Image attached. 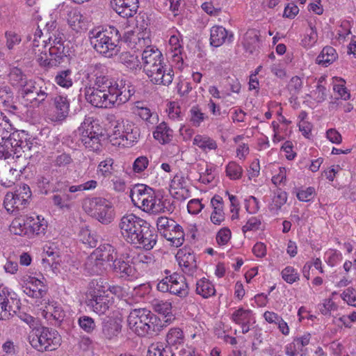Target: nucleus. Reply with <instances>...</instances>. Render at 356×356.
Wrapping results in <instances>:
<instances>
[{"mask_svg":"<svg viewBox=\"0 0 356 356\" xmlns=\"http://www.w3.org/2000/svg\"><path fill=\"white\" fill-rule=\"evenodd\" d=\"M47 313H49L54 320L60 323L64 317L65 313L62 309L61 307L58 305H54V304H49L47 307Z\"/></svg>","mask_w":356,"mask_h":356,"instance_id":"63","label":"nucleus"},{"mask_svg":"<svg viewBox=\"0 0 356 356\" xmlns=\"http://www.w3.org/2000/svg\"><path fill=\"white\" fill-rule=\"evenodd\" d=\"M23 291L29 296L41 298L47 293V286L41 280L29 277L22 286Z\"/></svg>","mask_w":356,"mask_h":356,"instance_id":"19","label":"nucleus"},{"mask_svg":"<svg viewBox=\"0 0 356 356\" xmlns=\"http://www.w3.org/2000/svg\"><path fill=\"white\" fill-rule=\"evenodd\" d=\"M67 19L70 26L75 31L79 32L84 29L83 18L79 10L72 9L68 11Z\"/></svg>","mask_w":356,"mask_h":356,"instance_id":"38","label":"nucleus"},{"mask_svg":"<svg viewBox=\"0 0 356 356\" xmlns=\"http://www.w3.org/2000/svg\"><path fill=\"white\" fill-rule=\"evenodd\" d=\"M242 168L236 162H229L226 166V174L231 179H238L241 177Z\"/></svg>","mask_w":356,"mask_h":356,"instance_id":"56","label":"nucleus"},{"mask_svg":"<svg viewBox=\"0 0 356 356\" xmlns=\"http://www.w3.org/2000/svg\"><path fill=\"white\" fill-rule=\"evenodd\" d=\"M259 38L257 31L249 30L243 38V46L247 51L252 54L259 47Z\"/></svg>","mask_w":356,"mask_h":356,"instance_id":"36","label":"nucleus"},{"mask_svg":"<svg viewBox=\"0 0 356 356\" xmlns=\"http://www.w3.org/2000/svg\"><path fill=\"white\" fill-rule=\"evenodd\" d=\"M72 71L70 69L58 72L55 76V82L60 87L69 88L73 84Z\"/></svg>","mask_w":356,"mask_h":356,"instance_id":"46","label":"nucleus"},{"mask_svg":"<svg viewBox=\"0 0 356 356\" xmlns=\"http://www.w3.org/2000/svg\"><path fill=\"white\" fill-rule=\"evenodd\" d=\"M140 321L135 331L138 336L153 335L160 332L163 327L161 320L151 311L148 315L142 316Z\"/></svg>","mask_w":356,"mask_h":356,"instance_id":"13","label":"nucleus"},{"mask_svg":"<svg viewBox=\"0 0 356 356\" xmlns=\"http://www.w3.org/2000/svg\"><path fill=\"white\" fill-rule=\"evenodd\" d=\"M83 207L92 218L103 225L110 224L115 218L113 205L109 200L95 197L84 200Z\"/></svg>","mask_w":356,"mask_h":356,"instance_id":"6","label":"nucleus"},{"mask_svg":"<svg viewBox=\"0 0 356 356\" xmlns=\"http://www.w3.org/2000/svg\"><path fill=\"white\" fill-rule=\"evenodd\" d=\"M87 131L93 133V135L103 136L102 128L98 120L92 117L86 118L77 129V133H82V134H87Z\"/></svg>","mask_w":356,"mask_h":356,"instance_id":"28","label":"nucleus"},{"mask_svg":"<svg viewBox=\"0 0 356 356\" xmlns=\"http://www.w3.org/2000/svg\"><path fill=\"white\" fill-rule=\"evenodd\" d=\"M132 263L136 269L142 268L145 270L150 265L154 264V259L151 254H139L136 257H131Z\"/></svg>","mask_w":356,"mask_h":356,"instance_id":"50","label":"nucleus"},{"mask_svg":"<svg viewBox=\"0 0 356 356\" xmlns=\"http://www.w3.org/2000/svg\"><path fill=\"white\" fill-rule=\"evenodd\" d=\"M54 88V85L45 83L43 79H30L28 83L18 90V95L26 106L39 107L49 101Z\"/></svg>","mask_w":356,"mask_h":356,"instance_id":"4","label":"nucleus"},{"mask_svg":"<svg viewBox=\"0 0 356 356\" xmlns=\"http://www.w3.org/2000/svg\"><path fill=\"white\" fill-rule=\"evenodd\" d=\"M286 192L282 191L280 188H277L274 192L272 202L269 204V210L274 213H277L282 207L286 202Z\"/></svg>","mask_w":356,"mask_h":356,"instance_id":"40","label":"nucleus"},{"mask_svg":"<svg viewBox=\"0 0 356 356\" xmlns=\"http://www.w3.org/2000/svg\"><path fill=\"white\" fill-rule=\"evenodd\" d=\"M68 51L65 50L63 44L51 45L49 48V52L42 51L38 55L37 61L42 67H52L57 66L64 62L67 58Z\"/></svg>","mask_w":356,"mask_h":356,"instance_id":"10","label":"nucleus"},{"mask_svg":"<svg viewBox=\"0 0 356 356\" xmlns=\"http://www.w3.org/2000/svg\"><path fill=\"white\" fill-rule=\"evenodd\" d=\"M142 60L143 70L145 71L154 65L161 64L164 61V58L159 49L149 46L143 51Z\"/></svg>","mask_w":356,"mask_h":356,"instance_id":"21","label":"nucleus"},{"mask_svg":"<svg viewBox=\"0 0 356 356\" xmlns=\"http://www.w3.org/2000/svg\"><path fill=\"white\" fill-rule=\"evenodd\" d=\"M118 259V252L115 247L108 243L99 245L88 258L86 268L92 273L99 274L102 271L104 262H112Z\"/></svg>","mask_w":356,"mask_h":356,"instance_id":"8","label":"nucleus"},{"mask_svg":"<svg viewBox=\"0 0 356 356\" xmlns=\"http://www.w3.org/2000/svg\"><path fill=\"white\" fill-rule=\"evenodd\" d=\"M102 278L93 279L89 282L88 288V294L90 298L99 295H104L106 293L105 286Z\"/></svg>","mask_w":356,"mask_h":356,"instance_id":"49","label":"nucleus"},{"mask_svg":"<svg viewBox=\"0 0 356 356\" xmlns=\"http://www.w3.org/2000/svg\"><path fill=\"white\" fill-rule=\"evenodd\" d=\"M157 229L162 236L170 237V232L174 229H179V225L172 218L166 216H161L156 220Z\"/></svg>","mask_w":356,"mask_h":356,"instance_id":"27","label":"nucleus"},{"mask_svg":"<svg viewBox=\"0 0 356 356\" xmlns=\"http://www.w3.org/2000/svg\"><path fill=\"white\" fill-rule=\"evenodd\" d=\"M179 264L181 267L182 271L189 275L193 276L197 270L196 257L193 253H184L183 255H179Z\"/></svg>","mask_w":356,"mask_h":356,"instance_id":"24","label":"nucleus"},{"mask_svg":"<svg viewBox=\"0 0 356 356\" xmlns=\"http://www.w3.org/2000/svg\"><path fill=\"white\" fill-rule=\"evenodd\" d=\"M114 160L107 157L102 161L97 166V172L104 178L110 177L114 172Z\"/></svg>","mask_w":356,"mask_h":356,"instance_id":"48","label":"nucleus"},{"mask_svg":"<svg viewBox=\"0 0 356 356\" xmlns=\"http://www.w3.org/2000/svg\"><path fill=\"white\" fill-rule=\"evenodd\" d=\"M118 61L131 70H136L140 65L138 56L129 51L120 53Z\"/></svg>","mask_w":356,"mask_h":356,"instance_id":"43","label":"nucleus"},{"mask_svg":"<svg viewBox=\"0 0 356 356\" xmlns=\"http://www.w3.org/2000/svg\"><path fill=\"white\" fill-rule=\"evenodd\" d=\"M53 102L54 107V115L52 120L55 122L63 121L66 119L70 111V101L67 96L53 94L51 91V97L49 101Z\"/></svg>","mask_w":356,"mask_h":356,"instance_id":"16","label":"nucleus"},{"mask_svg":"<svg viewBox=\"0 0 356 356\" xmlns=\"http://www.w3.org/2000/svg\"><path fill=\"white\" fill-rule=\"evenodd\" d=\"M8 77L12 86L18 88V90L24 87L29 80L22 70L16 67L10 69Z\"/></svg>","mask_w":356,"mask_h":356,"instance_id":"33","label":"nucleus"},{"mask_svg":"<svg viewBox=\"0 0 356 356\" xmlns=\"http://www.w3.org/2000/svg\"><path fill=\"white\" fill-rule=\"evenodd\" d=\"M302 87V81L298 76H293L287 85V88L293 96L299 94Z\"/></svg>","mask_w":356,"mask_h":356,"instance_id":"62","label":"nucleus"},{"mask_svg":"<svg viewBox=\"0 0 356 356\" xmlns=\"http://www.w3.org/2000/svg\"><path fill=\"white\" fill-rule=\"evenodd\" d=\"M231 318L238 325L244 324L245 323H255L252 311L250 309H245L242 307L234 311L232 314Z\"/></svg>","mask_w":356,"mask_h":356,"instance_id":"37","label":"nucleus"},{"mask_svg":"<svg viewBox=\"0 0 356 356\" xmlns=\"http://www.w3.org/2000/svg\"><path fill=\"white\" fill-rule=\"evenodd\" d=\"M118 227L122 236L128 243L146 250H152L156 243L158 236L154 228L134 213L123 216Z\"/></svg>","mask_w":356,"mask_h":356,"instance_id":"1","label":"nucleus"},{"mask_svg":"<svg viewBox=\"0 0 356 356\" xmlns=\"http://www.w3.org/2000/svg\"><path fill=\"white\" fill-rule=\"evenodd\" d=\"M9 293L7 289L0 286V320H6L15 312L12 307L8 305Z\"/></svg>","mask_w":356,"mask_h":356,"instance_id":"31","label":"nucleus"},{"mask_svg":"<svg viewBox=\"0 0 356 356\" xmlns=\"http://www.w3.org/2000/svg\"><path fill=\"white\" fill-rule=\"evenodd\" d=\"M138 0H111L113 9L122 17L129 18L136 14L139 8Z\"/></svg>","mask_w":356,"mask_h":356,"instance_id":"18","label":"nucleus"},{"mask_svg":"<svg viewBox=\"0 0 356 356\" xmlns=\"http://www.w3.org/2000/svg\"><path fill=\"white\" fill-rule=\"evenodd\" d=\"M151 83L168 86L172 83L175 74L172 67L164 61L144 71Z\"/></svg>","mask_w":356,"mask_h":356,"instance_id":"11","label":"nucleus"},{"mask_svg":"<svg viewBox=\"0 0 356 356\" xmlns=\"http://www.w3.org/2000/svg\"><path fill=\"white\" fill-rule=\"evenodd\" d=\"M122 326L116 321L109 320L103 323L102 333L108 339L117 337L121 331Z\"/></svg>","mask_w":356,"mask_h":356,"instance_id":"44","label":"nucleus"},{"mask_svg":"<svg viewBox=\"0 0 356 356\" xmlns=\"http://www.w3.org/2000/svg\"><path fill=\"white\" fill-rule=\"evenodd\" d=\"M309 29L307 31L306 35L302 39V42L305 47H312L317 41V32L313 27L312 23H309Z\"/></svg>","mask_w":356,"mask_h":356,"instance_id":"61","label":"nucleus"},{"mask_svg":"<svg viewBox=\"0 0 356 356\" xmlns=\"http://www.w3.org/2000/svg\"><path fill=\"white\" fill-rule=\"evenodd\" d=\"M155 195L154 191L145 185V184H136L130 191V197L134 204H141L138 206L143 211H145L147 203L145 202L152 199Z\"/></svg>","mask_w":356,"mask_h":356,"instance_id":"17","label":"nucleus"},{"mask_svg":"<svg viewBox=\"0 0 356 356\" xmlns=\"http://www.w3.org/2000/svg\"><path fill=\"white\" fill-rule=\"evenodd\" d=\"M76 195H70L69 193H56L52 195L51 201L53 204L63 212H68L74 207L73 200Z\"/></svg>","mask_w":356,"mask_h":356,"instance_id":"23","label":"nucleus"},{"mask_svg":"<svg viewBox=\"0 0 356 356\" xmlns=\"http://www.w3.org/2000/svg\"><path fill=\"white\" fill-rule=\"evenodd\" d=\"M8 129H11L10 124L7 122L0 123V141L5 142L8 141L10 138L13 139V136L15 139H16L17 136H19V133H10Z\"/></svg>","mask_w":356,"mask_h":356,"instance_id":"59","label":"nucleus"},{"mask_svg":"<svg viewBox=\"0 0 356 356\" xmlns=\"http://www.w3.org/2000/svg\"><path fill=\"white\" fill-rule=\"evenodd\" d=\"M154 138L161 144L170 143L173 138V131L165 122L160 123L153 132Z\"/></svg>","mask_w":356,"mask_h":356,"instance_id":"30","label":"nucleus"},{"mask_svg":"<svg viewBox=\"0 0 356 356\" xmlns=\"http://www.w3.org/2000/svg\"><path fill=\"white\" fill-rule=\"evenodd\" d=\"M282 279L289 284H293L299 280V274L292 266H286L281 273Z\"/></svg>","mask_w":356,"mask_h":356,"instance_id":"57","label":"nucleus"},{"mask_svg":"<svg viewBox=\"0 0 356 356\" xmlns=\"http://www.w3.org/2000/svg\"><path fill=\"white\" fill-rule=\"evenodd\" d=\"M146 208L144 211L150 213H172L175 207L174 201L170 198L162 197H158L156 195L152 199L146 200Z\"/></svg>","mask_w":356,"mask_h":356,"instance_id":"15","label":"nucleus"},{"mask_svg":"<svg viewBox=\"0 0 356 356\" xmlns=\"http://www.w3.org/2000/svg\"><path fill=\"white\" fill-rule=\"evenodd\" d=\"M29 339L31 346L39 351L55 350L60 343L58 332L46 327L33 328Z\"/></svg>","mask_w":356,"mask_h":356,"instance_id":"7","label":"nucleus"},{"mask_svg":"<svg viewBox=\"0 0 356 356\" xmlns=\"http://www.w3.org/2000/svg\"><path fill=\"white\" fill-rule=\"evenodd\" d=\"M102 136H97L96 134L90 136L87 135L86 137V136H83V138H79V141L89 150L97 152L101 148L102 145L100 138Z\"/></svg>","mask_w":356,"mask_h":356,"instance_id":"45","label":"nucleus"},{"mask_svg":"<svg viewBox=\"0 0 356 356\" xmlns=\"http://www.w3.org/2000/svg\"><path fill=\"white\" fill-rule=\"evenodd\" d=\"M185 337L183 331L179 327L171 328L166 335L168 345L176 349L184 345Z\"/></svg>","mask_w":356,"mask_h":356,"instance_id":"32","label":"nucleus"},{"mask_svg":"<svg viewBox=\"0 0 356 356\" xmlns=\"http://www.w3.org/2000/svg\"><path fill=\"white\" fill-rule=\"evenodd\" d=\"M88 305L90 306L93 312L102 315L104 314L109 308L110 300L108 296L99 295L95 297L90 298L88 300Z\"/></svg>","mask_w":356,"mask_h":356,"instance_id":"26","label":"nucleus"},{"mask_svg":"<svg viewBox=\"0 0 356 356\" xmlns=\"http://www.w3.org/2000/svg\"><path fill=\"white\" fill-rule=\"evenodd\" d=\"M337 58L336 50L330 46L324 47L316 58V63L319 65L327 66L332 63Z\"/></svg>","mask_w":356,"mask_h":356,"instance_id":"39","label":"nucleus"},{"mask_svg":"<svg viewBox=\"0 0 356 356\" xmlns=\"http://www.w3.org/2000/svg\"><path fill=\"white\" fill-rule=\"evenodd\" d=\"M17 142V144L15 145L14 147V154H15L16 156L18 158L21 156V154H19L21 150L23 152H26L28 151H31L33 145V140H31V138L27 139L26 138L23 140V136H17L16 138L15 143ZM36 146L35 145V147Z\"/></svg>","mask_w":356,"mask_h":356,"instance_id":"47","label":"nucleus"},{"mask_svg":"<svg viewBox=\"0 0 356 356\" xmlns=\"http://www.w3.org/2000/svg\"><path fill=\"white\" fill-rule=\"evenodd\" d=\"M147 356H175V353L167 350L162 343L157 342L151 344Z\"/></svg>","mask_w":356,"mask_h":356,"instance_id":"52","label":"nucleus"},{"mask_svg":"<svg viewBox=\"0 0 356 356\" xmlns=\"http://www.w3.org/2000/svg\"><path fill=\"white\" fill-rule=\"evenodd\" d=\"M86 101L92 106L101 108H110L127 102L131 98V93L124 88V92L115 94L105 90L86 86L84 90Z\"/></svg>","mask_w":356,"mask_h":356,"instance_id":"5","label":"nucleus"},{"mask_svg":"<svg viewBox=\"0 0 356 356\" xmlns=\"http://www.w3.org/2000/svg\"><path fill=\"white\" fill-rule=\"evenodd\" d=\"M169 44L170 46L172 57L173 58L174 61L177 63L179 61L182 62L183 58L181 54L184 48L180 34L178 33V35H171L169 40Z\"/></svg>","mask_w":356,"mask_h":356,"instance_id":"34","label":"nucleus"},{"mask_svg":"<svg viewBox=\"0 0 356 356\" xmlns=\"http://www.w3.org/2000/svg\"><path fill=\"white\" fill-rule=\"evenodd\" d=\"M132 261L129 254H122L112 264V270L119 277L124 280L136 278L138 273Z\"/></svg>","mask_w":356,"mask_h":356,"instance_id":"12","label":"nucleus"},{"mask_svg":"<svg viewBox=\"0 0 356 356\" xmlns=\"http://www.w3.org/2000/svg\"><path fill=\"white\" fill-rule=\"evenodd\" d=\"M234 34L222 26L216 25L210 29V44L218 47L223 44L233 41Z\"/></svg>","mask_w":356,"mask_h":356,"instance_id":"20","label":"nucleus"},{"mask_svg":"<svg viewBox=\"0 0 356 356\" xmlns=\"http://www.w3.org/2000/svg\"><path fill=\"white\" fill-rule=\"evenodd\" d=\"M79 236L83 243L88 244L90 247H95L97 244V240L94 234H92L88 228H82L80 230Z\"/></svg>","mask_w":356,"mask_h":356,"instance_id":"60","label":"nucleus"},{"mask_svg":"<svg viewBox=\"0 0 356 356\" xmlns=\"http://www.w3.org/2000/svg\"><path fill=\"white\" fill-rule=\"evenodd\" d=\"M31 191L26 184L20 185L14 192L6 193L3 204L6 209L10 213L24 209L29 204Z\"/></svg>","mask_w":356,"mask_h":356,"instance_id":"9","label":"nucleus"},{"mask_svg":"<svg viewBox=\"0 0 356 356\" xmlns=\"http://www.w3.org/2000/svg\"><path fill=\"white\" fill-rule=\"evenodd\" d=\"M149 314V310L145 308L132 309L127 317V323L129 328L135 332L138 327V323L142 319V316L148 315Z\"/></svg>","mask_w":356,"mask_h":356,"instance_id":"42","label":"nucleus"},{"mask_svg":"<svg viewBox=\"0 0 356 356\" xmlns=\"http://www.w3.org/2000/svg\"><path fill=\"white\" fill-rule=\"evenodd\" d=\"M85 78L88 81V86L92 88L105 90L115 94L124 92L126 88L128 93H131V97L134 94V89L126 84L124 81L115 80L111 77L108 67L100 63L89 65L85 71Z\"/></svg>","mask_w":356,"mask_h":356,"instance_id":"2","label":"nucleus"},{"mask_svg":"<svg viewBox=\"0 0 356 356\" xmlns=\"http://www.w3.org/2000/svg\"><path fill=\"white\" fill-rule=\"evenodd\" d=\"M341 297L349 305L356 307V290L355 289L348 287L343 291Z\"/></svg>","mask_w":356,"mask_h":356,"instance_id":"64","label":"nucleus"},{"mask_svg":"<svg viewBox=\"0 0 356 356\" xmlns=\"http://www.w3.org/2000/svg\"><path fill=\"white\" fill-rule=\"evenodd\" d=\"M28 225L27 216L15 218L10 226V231L15 235L30 238L31 229Z\"/></svg>","mask_w":356,"mask_h":356,"instance_id":"29","label":"nucleus"},{"mask_svg":"<svg viewBox=\"0 0 356 356\" xmlns=\"http://www.w3.org/2000/svg\"><path fill=\"white\" fill-rule=\"evenodd\" d=\"M13 139L10 138L5 142L0 141V159H6L15 154H14V147L17 142L15 143L16 139L15 138L13 137Z\"/></svg>","mask_w":356,"mask_h":356,"instance_id":"51","label":"nucleus"},{"mask_svg":"<svg viewBox=\"0 0 356 356\" xmlns=\"http://www.w3.org/2000/svg\"><path fill=\"white\" fill-rule=\"evenodd\" d=\"M193 143L204 152L215 150L218 147L216 142L207 136L196 135L193 138Z\"/></svg>","mask_w":356,"mask_h":356,"instance_id":"41","label":"nucleus"},{"mask_svg":"<svg viewBox=\"0 0 356 356\" xmlns=\"http://www.w3.org/2000/svg\"><path fill=\"white\" fill-rule=\"evenodd\" d=\"M154 309L156 312L165 316V317H169L165 321L168 322L171 319L172 317V305L169 302L161 301L154 305Z\"/></svg>","mask_w":356,"mask_h":356,"instance_id":"58","label":"nucleus"},{"mask_svg":"<svg viewBox=\"0 0 356 356\" xmlns=\"http://www.w3.org/2000/svg\"><path fill=\"white\" fill-rule=\"evenodd\" d=\"M207 116L198 106H193L189 111V121L193 126L198 127Z\"/></svg>","mask_w":356,"mask_h":356,"instance_id":"53","label":"nucleus"},{"mask_svg":"<svg viewBox=\"0 0 356 356\" xmlns=\"http://www.w3.org/2000/svg\"><path fill=\"white\" fill-rule=\"evenodd\" d=\"M90 44L97 52L107 58H111L119 51L121 35L114 26L102 31L92 30L89 33Z\"/></svg>","mask_w":356,"mask_h":356,"instance_id":"3","label":"nucleus"},{"mask_svg":"<svg viewBox=\"0 0 356 356\" xmlns=\"http://www.w3.org/2000/svg\"><path fill=\"white\" fill-rule=\"evenodd\" d=\"M122 125L117 126L115 135L122 140L123 146H132L138 142L140 138V129L130 121H122Z\"/></svg>","mask_w":356,"mask_h":356,"instance_id":"14","label":"nucleus"},{"mask_svg":"<svg viewBox=\"0 0 356 356\" xmlns=\"http://www.w3.org/2000/svg\"><path fill=\"white\" fill-rule=\"evenodd\" d=\"M27 218L28 227L31 229L30 238L44 234L47 227V222L43 218L33 214V216H27Z\"/></svg>","mask_w":356,"mask_h":356,"instance_id":"25","label":"nucleus"},{"mask_svg":"<svg viewBox=\"0 0 356 356\" xmlns=\"http://www.w3.org/2000/svg\"><path fill=\"white\" fill-rule=\"evenodd\" d=\"M171 280L170 293L180 298H185L188 295L189 288L186 278L177 273L170 275Z\"/></svg>","mask_w":356,"mask_h":356,"instance_id":"22","label":"nucleus"},{"mask_svg":"<svg viewBox=\"0 0 356 356\" xmlns=\"http://www.w3.org/2000/svg\"><path fill=\"white\" fill-rule=\"evenodd\" d=\"M136 113L143 120L150 124H155L158 120V115L152 113L150 109L147 107H137Z\"/></svg>","mask_w":356,"mask_h":356,"instance_id":"54","label":"nucleus"},{"mask_svg":"<svg viewBox=\"0 0 356 356\" xmlns=\"http://www.w3.org/2000/svg\"><path fill=\"white\" fill-rule=\"evenodd\" d=\"M165 238L177 248L181 246L184 241V232L182 227L179 225V229H174L170 232V237H165Z\"/></svg>","mask_w":356,"mask_h":356,"instance_id":"55","label":"nucleus"},{"mask_svg":"<svg viewBox=\"0 0 356 356\" xmlns=\"http://www.w3.org/2000/svg\"><path fill=\"white\" fill-rule=\"evenodd\" d=\"M196 293L204 298H208L216 294L213 284L207 279L202 278L196 283Z\"/></svg>","mask_w":356,"mask_h":356,"instance_id":"35","label":"nucleus"}]
</instances>
